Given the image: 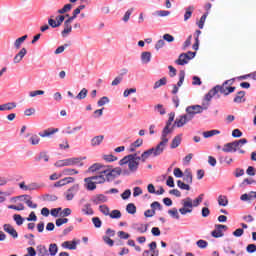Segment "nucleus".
<instances>
[{"instance_id":"obj_45","label":"nucleus","mask_w":256,"mask_h":256,"mask_svg":"<svg viewBox=\"0 0 256 256\" xmlns=\"http://www.w3.org/2000/svg\"><path fill=\"white\" fill-rule=\"evenodd\" d=\"M163 85H167V78L163 77L160 80L156 81L153 89H159V87H163Z\"/></svg>"},{"instance_id":"obj_32","label":"nucleus","mask_w":256,"mask_h":256,"mask_svg":"<svg viewBox=\"0 0 256 256\" xmlns=\"http://www.w3.org/2000/svg\"><path fill=\"white\" fill-rule=\"evenodd\" d=\"M215 95H217V88L213 87L206 95H205V101H207V103H209V101H211V99H213V97H215Z\"/></svg>"},{"instance_id":"obj_22","label":"nucleus","mask_w":256,"mask_h":256,"mask_svg":"<svg viewBox=\"0 0 256 256\" xmlns=\"http://www.w3.org/2000/svg\"><path fill=\"white\" fill-rule=\"evenodd\" d=\"M182 135L175 136L171 142L170 149H177L181 145Z\"/></svg>"},{"instance_id":"obj_40","label":"nucleus","mask_w":256,"mask_h":256,"mask_svg":"<svg viewBox=\"0 0 256 256\" xmlns=\"http://www.w3.org/2000/svg\"><path fill=\"white\" fill-rule=\"evenodd\" d=\"M43 201H48V202H52V201H57L58 197L55 194H44L42 196Z\"/></svg>"},{"instance_id":"obj_62","label":"nucleus","mask_w":256,"mask_h":256,"mask_svg":"<svg viewBox=\"0 0 256 256\" xmlns=\"http://www.w3.org/2000/svg\"><path fill=\"white\" fill-rule=\"evenodd\" d=\"M247 175H250V177H255L256 175V170L255 167L249 166L246 170Z\"/></svg>"},{"instance_id":"obj_51","label":"nucleus","mask_w":256,"mask_h":256,"mask_svg":"<svg viewBox=\"0 0 256 256\" xmlns=\"http://www.w3.org/2000/svg\"><path fill=\"white\" fill-rule=\"evenodd\" d=\"M132 14H133V8L128 9L123 16L122 21H124V23H127L131 18Z\"/></svg>"},{"instance_id":"obj_27","label":"nucleus","mask_w":256,"mask_h":256,"mask_svg":"<svg viewBox=\"0 0 256 256\" xmlns=\"http://www.w3.org/2000/svg\"><path fill=\"white\" fill-rule=\"evenodd\" d=\"M193 11H195V7L193 6H188L187 8H185L184 21H189V19H191Z\"/></svg>"},{"instance_id":"obj_5","label":"nucleus","mask_w":256,"mask_h":256,"mask_svg":"<svg viewBox=\"0 0 256 256\" xmlns=\"http://www.w3.org/2000/svg\"><path fill=\"white\" fill-rule=\"evenodd\" d=\"M107 181H113L116 177H119L123 173L121 167L113 168L112 166H105L103 168V172Z\"/></svg>"},{"instance_id":"obj_54","label":"nucleus","mask_w":256,"mask_h":256,"mask_svg":"<svg viewBox=\"0 0 256 256\" xmlns=\"http://www.w3.org/2000/svg\"><path fill=\"white\" fill-rule=\"evenodd\" d=\"M107 103H109V97L103 96L98 100L97 105L98 107H103V105H107Z\"/></svg>"},{"instance_id":"obj_64","label":"nucleus","mask_w":256,"mask_h":256,"mask_svg":"<svg viewBox=\"0 0 256 256\" xmlns=\"http://www.w3.org/2000/svg\"><path fill=\"white\" fill-rule=\"evenodd\" d=\"M246 251H247V253H255V251H256V245H255V244H249V245L246 247Z\"/></svg>"},{"instance_id":"obj_42","label":"nucleus","mask_w":256,"mask_h":256,"mask_svg":"<svg viewBox=\"0 0 256 256\" xmlns=\"http://www.w3.org/2000/svg\"><path fill=\"white\" fill-rule=\"evenodd\" d=\"M208 15L209 12H206L204 15L201 16L199 22L197 23L199 29H203V27H205V21H207Z\"/></svg>"},{"instance_id":"obj_21","label":"nucleus","mask_w":256,"mask_h":256,"mask_svg":"<svg viewBox=\"0 0 256 256\" xmlns=\"http://www.w3.org/2000/svg\"><path fill=\"white\" fill-rule=\"evenodd\" d=\"M103 139H105V136L98 135L91 139V146L92 147H99L103 143Z\"/></svg>"},{"instance_id":"obj_31","label":"nucleus","mask_w":256,"mask_h":256,"mask_svg":"<svg viewBox=\"0 0 256 256\" xmlns=\"http://www.w3.org/2000/svg\"><path fill=\"white\" fill-rule=\"evenodd\" d=\"M62 247H64L65 249H70L71 251L77 249V243L75 242V240H73L72 242L69 241H65L62 244Z\"/></svg>"},{"instance_id":"obj_25","label":"nucleus","mask_w":256,"mask_h":256,"mask_svg":"<svg viewBox=\"0 0 256 256\" xmlns=\"http://www.w3.org/2000/svg\"><path fill=\"white\" fill-rule=\"evenodd\" d=\"M71 31H73V26L67 22H64V29L61 32L62 37H67Z\"/></svg>"},{"instance_id":"obj_6","label":"nucleus","mask_w":256,"mask_h":256,"mask_svg":"<svg viewBox=\"0 0 256 256\" xmlns=\"http://www.w3.org/2000/svg\"><path fill=\"white\" fill-rule=\"evenodd\" d=\"M188 53H190V56L187 55V53H182L179 55L178 59L175 60L176 65H187V63H189V61H191V59H195V52L192 51H188Z\"/></svg>"},{"instance_id":"obj_29","label":"nucleus","mask_w":256,"mask_h":256,"mask_svg":"<svg viewBox=\"0 0 256 256\" xmlns=\"http://www.w3.org/2000/svg\"><path fill=\"white\" fill-rule=\"evenodd\" d=\"M240 199H241L242 201H245V202L252 201V199H255L254 191H251V192H249V193L242 194V195L240 196Z\"/></svg>"},{"instance_id":"obj_4","label":"nucleus","mask_w":256,"mask_h":256,"mask_svg":"<svg viewBox=\"0 0 256 256\" xmlns=\"http://www.w3.org/2000/svg\"><path fill=\"white\" fill-rule=\"evenodd\" d=\"M173 121H175V112H171L169 114V119L166 122V126L162 130L161 139L163 141H166V143H169V138H167V135H171L175 127V126H171L173 124Z\"/></svg>"},{"instance_id":"obj_50","label":"nucleus","mask_w":256,"mask_h":256,"mask_svg":"<svg viewBox=\"0 0 256 256\" xmlns=\"http://www.w3.org/2000/svg\"><path fill=\"white\" fill-rule=\"evenodd\" d=\"M108 217H110L111 219H121V211L113 210L112 212H110Z\"/></svg>"},{"instance_id":"obj_35","label":"nucleus","mask_w":256,"mask_h":256,"mask_svg":"<svg viewBox=\"0 0 256 256\" xmlns=\"http://www.w3.org/2000/svg\"><path fill=\"white\" fill-rule=\"evenodd\" d=\"M37 251L39 256H49V251L47 250V247L43 245H39L37 247Z\"/></svg>"},{"instance_id":"obj_19","label":"nucleus","mask_w":256,"mask_h":256,"mask_svg":"<svg viewBox=\"0 0 256 256\" xmlns=\"http://www.w3.org/2000/svg\"><path fill=\"white\" fill-rule=\"evenodd\" d=\"M4 231L6 233H8L9 235H11V237H13V239H17V237H19L17 230H15V228H13V226H11V225H4Z\"/></svg>"},{"instance_id":"obj_10","label":"nucleus","mask_w":256,"mask_h":256,"mask_svg":"<svg viewBox=\"0 0 256 256\" xmlns=\"http://www.w3.org/2000/svg\"><path fill=\"white\" fill-rule=\"evenodd\" d=\"M179 81L177 84L173 85L172 95H177L179 93V87L183 86V83L185 81V70H181L178 74Z\"/></svg>"},{"instance_id":"obj_41","label":"nucleus","mask_w":256,"mask_h":256,"mask_svg":"<svg viewBox=\"0 0 256 256\" xmlns=\"http://www.w3.org/2000/svg\"><path fill=\"white\" fill-rule=\"evenodd\" d=\"M48 251H49L51 256H56L57 252L59 251V247L55 243L50 244Z\"/></svg>"},{"instance_id":"obj_57","label":"nucleus","mask_w":256,"mask_h":256,"mask_svg":"<svg viewBox=\"0 0 256 256\" xmlns=\"http://www.w3.org/2000/svg\"><path fill=\"white\" fill-rule=\"evenodd\" d=\"M103 159L104 161H107V163H113V161H117V157L112 154L104 155Z\"/></svg>"},{"instance_id":"obj_33","label":"nucleus","mask_w":256,"mask_h":256,"mask_svg":"<svg viewBox=\"0 0 256 256\" xmlns=\"http://www.w3.org/2000/svg\"><path fill=\"white\" fill-rule=\"evenodd\" d=\"M245 101V91H239L234 97V103H243Z\"/></svg>"},{"instance_id":"obj_36","label":"nucleus","mask_w":256,"mask_h":256,"mask_svg":"<svg viewBox=\"0 0 256 256\" xmlns=\"http://www.w3.org/2000/svg\"><path fill=\"white\" fill-rule=\"evenodd\" d=\"M220 133L221 131L219 130H210V131L203 132V137L205 139H209V137H214V135H219Z\"/></svg>"},{"instance_id":"obj_14","label":"nucleus","mask_w":256,"mask_h":256,"mask_svg":"<svg viewBox=\"0 0 256 256\" xmlns=\"http://www.w3.org/2000/svg\"><path fill=\"white\" fill-rule=\"evenodd\" d=\"M222 151L224 153H237V146L235 144V141L226 143L223 146Z\"/></svg>"},{"instance_id":"obj_61","label":"nucleus","mask_w":256,"mask_h":256,"mask_svg":"<svg viewBox=\"0 0 256 256\" xmlns=\"http://www.w3.org/2000/svg\"><path fill=\"white\" fill-rule=\"evenodd\" d=\"M52 217H60L61 215V208H53L51 211H50Z\"/></svg>"},{"instance_id":"obj_12","label":"nucleus","mask_w":256,"mask_h":256,"mask_svg":"<svg viewBox=\"0 0 256 256\" xmlns=\"http://www.w3.org/2000/svg\"><path fill=\"white\" fill-rule=\"evenodd\" d=\"M186 113H188L191 119H194L195 115H199L200 113H203V108H201V105L188 106L186 108Z\"/></svg>"},{"instance_id":"obj_55","label":"nucleus","mask_w":256,"mask_h":256,"mask_svg":"<svg viewBox=\"0 0 256 256\" xmlns=\"http://www.w3.org/2000/svg\"><path fill=\"white\" fill-rule=\"evenodd\" d=\"M41 159H43L45 163L49 161V155H47V152H41L39 156L36 158V161H41Z\"/></svg>"},{"instance_id":"obj_39","label":"nucleus","mask_w":256,"mask_h":256,"mask_svg":"<svg viewBox=\"0 0 256 256\" xmlns=\"http://www.w3.org/2000/svg\"><path fill=\"white\" fill-rule=\"evenodd\" d=\"M71 9H73V5L66 4V5H64V7L62 9H59L57 11V13H59V15H65V13H69V11H71Z\"/></svg>"},{"instance_id":"obj_16","label":"nucleus","mask_w":256,"mask_h":256,"mask_svg":"<svg viewBox=\"0 0 256 256\" xmlns=\"http://www.w3.org/2000/svg\"><path fill=\"white\" fill-rule=\"evenodd\" d=\"M27 55V48H22L13 58V63L16 65L20 62L23 61V58Z\"/></svg>"},{"instance_id":"obj_44","label":"nucleus","mask_w":256,"mask_h":256,"mask_svg":"<svg viewBox=\"0 0 256 256\" xmlns=\"http://www.w3.org/2000/svg\"><path fill=\"white\" fill-rule=\"evenodd\" d=\"M82 213L84 215H93V208H91V204H85L82 208Z\"/></svg>"},{"instance_id":"obj_63","label":"nucleus","mask_w":256,"mask_h":256,"mask_svg":"<svg viewBox=\"0 0 256 256\" xmlns=\"http://www.w3.org/2000/svg\"><path fill=\"white\" fill-rule=\"evenodd\" d=\"M185 173H183V171H181L179 168H175L174 169V176L177 178V179H181V177H183Z\"/></svg>"},{"instance_id":"obj_30","label":"nucleus","mask_w":256,"mask_h":256,"mask_svg":"<svg viewBox=\"0 0 256 256\" xmlns=\"http://www.w3.org/2000/svg\"><path fill=\"white\" fill-rule=\"evenodd\" d=\"M141 61L142 63H144V65H147V63H151V52H142Z\"/></svg>"},{"instance_id":"obj_11","label":"nucleus","mask_w":256,"mask_h":256,"mask_svg":"<svg viewBox=\"0 0 256 256\" xmlns=\"http://www.w3.org/2000/svg\"><path fill=\"white\" fill-rule=\"evenodd\" d=\"M227 225H216L215 229L211 232V235L215 239H219L225 235V231H227Z\"/></svg>"},{"instance_id":"obj_56","label":"nucleus","mask_w":256,"mask_h":256,"mask_svg":"<svg viewBox=\"0 0 256 256\" xmlns=\"http://www.w3.org/2000/svg\"><path fill=\"white\" fill-rule=\"evenodd\" d=\"M99 211L102 212L103 215L109 216L111 211L107 207V205H100L99 206Z\"/></svg>"},{"instance_id":"obj_47","label":"nucleus","mask_w":256,"mask_h":256,"mask_svg":"<svg viewBox=\"0 0 256 256\" xmlns=\"http://www.w3.org/2000/svg\"><path fill=\"white\" fill-rule=\"evenodd\" d=\"M39 141H41V138H39L37 134H33L29 138V143H31V145H39Z\"/></svg>"},{"instance_id":"obj_9","label":"nucleus","mask_w":256,"mask_h":256,"mask_svg":"<svg viewBox=\"0 0 256 256\" xmlns=\"http://www.w3.org/2000/svg\"><path fill=\"white\" fill-rule=\"evenodd\" d=\"M69 215H71V209L70 208H65L64 210L61 209L60 211V217L56 220V225H65V223H69V219L65 218V217H69Z\"/></svg>"},{"instance_id":"obj_34","label":"nucleus","mask_w":256,"mask_h":256,"mask_svg":"<svg viewBox=\"0 0 256 256\" xmlns=\"http://www.w3.org/2000/svg\"><path fill=\"white\" fill-rule=\"evenodd\" d=\"M218 205H220L221 207H227L229 205V200L227 199V196L220 195L218 197Z\"/></svg>"},{"instance_id":"obj_20","label":"nucleus","mask_w":256,"mask_h":256,"mask_svg":"<svg viewBox=\"0 0 256 256\" xmlns=\"http://www.w3.org/2000/svg\"><path fill=\"white\" fill-rule=\"evenodd\" d=\"M17 107V103L15 102H8L5 104L0 105V111H13Z\"/></svg>"},{"instance_id":"obj_24","label":"nucleus","mask_w":256,"mask_h":256,"mask_svg":"<svg viewBox=\"0 0 256 256\" xmlns=\"http://www.w3.org/2000/svg\"><path fill=\"white\" fill-rule=\"evenodd\" d=\"M82 129H83L82 125L75 126L74 128H71L70 126H68L66 130L63 131V133H65L66 135H73V133H76V131H81Z\"/></svg>"},{"instance_id":"obj_49","label":"nucleus","mask_w":256,"mask_h":256,"mask_svg":"<svg viewBox=\"0 0 256 256\" xmlns=\"http://www.w3.org/2000/svg\"><path fill=\"white\" fill-rule=\"evenodd\" d=\"M168 214L170 215V217H172V219H179V211L177 210V208H172L168 210Z\"/></svg>"},{"instance_id":"obj_52","label":"nucleus","mask_w":256,"mask_h":256,"mask_svg":"<svg viewBox=\"0 0 256 256\" xmlns=\"http://www.w3.org/2000/svg\"><path fill=\"white\" fill-rule=\"evenodd\" d=\"M151 209L153 211H162L163 210V206L161 205V203H159L158 201H155L153 202L151 205H150Z\"/></svg>"},{"instance_id":"obj_28","label":"nucleus","mask_w":256,"mask_h":256,"mask_svg":"<svg viewBox=\"0 0 256 256\" xmlns=\"http://www.w3.org/2000/svg\"><path fill=\"white\" fill-rule=\"evenodd\" d=\"M103 169H105V166L99 163H95L88 168V173H95V171H103Z\"/></svg>"},{"instance_id":"obj_48","label":"nucleus","mask_w":256,"mask_h":256,"mask_svg":"<svg viewBox=\"0 0 256 256\" xmlns=\"http://www.w3.org/2000/svg\"><path fill=\"white\" fill-rule=\"evenodd\" d=\"M79 171L73 169V168H66L62 170V175H77Z\"/></svg>"},{"instance_id":"obj_23","label":"nucleus","mask_w":256,"mask_h":256,"mask_svg":"<svg viewBox=\"0 0 256 256\" xmlns=\"http://www.w3.org/2000/svg\"><path fill=\"white\" fill-rule=\"evenodd\" d=\"M59 129L54 128V129H47L44 132H39L38 135L40 137H51V135H55V133H58Z\"/></svg>"},{"instance_id":"obj_7","label":"nucleus","mask_w":256,"mask_h":256,"mask_svg":"<svg viewBox=\"0 0 256 256\" xmlns=\"http://www.w3.org/2000/svg\"><path fill=\"white\" fill-rule=\"evenodd\" d=\"M77 193H79V184H74L67 191L64 192V197L66 201H73Z\"/></svg>"},{"instance_id":"obj_58","label":"nucleus","mask_w":256,"mask_h":256,"mask_svg":"<svg viewBox=\"0 0 256 256\" xmlns=\"http://www.w3.org/2000/svg\"><path fill=\"white\" fill-rule=\"evenodd\" d=\"M197 247H199V249H207V246L209 245V242L205 241V240H198L196 242Z\"/></svg>"},{"instance_id":"obj_1","label":"nucleus","mask_w":256,"mask_h":256,"mask_svg":"<svg viewBox=\"0 0 256 256\" xmlns=\"http://www.w3.org/2000/svg\"><path fill=\"white\" fill-rule=\"evenodd\" d=\"M139 161H141V157L136 153L123 157L119 161V165H128V170H123V175H131V173H137V170L139 169Z\"/></svg>"},{"instance_id":"obj_59","label":"nucleus","mask_w":256,"mask_h":256,"mask_svg":"<svg viewBox=\"0 0 256 256\" xmlns=\"http://www.w3.org/2000/svg\"><path fill=\"white\" fill-rule=\"evenodd\" d=\"M154 110L157 111V113H160V115H165V113H167V111L163 108V104L156 105Z\"/></svg>"},{"instance_id":"obj_15","label":"nucleus","mask_w":256,"mask_h":256,"mask_svg":"<svg viewBox=\"0 0 256 256\" xmlns=\"http://www.w3.org/2000/svg\"><path fill=\"white\" fill-rule=\"evenodd\" d=\"M96 185H100L101 183H105L107 181V176L103 173V169L99 171V175L91 177Z\"/></svg>"},{"instance_id":"obj_17","label":"nucleus","mask_w":256,"mask_h":256,"mask_svg":"<svg viewBox=\"0 0 256 256\" xmlns=\"http://www.w3.org/2000/svg\"><path fill=\"white\" fill-rule=\"evenodd\" d=\"M182 178H183V181L185 183H187L188 185L193 184V173H191L190 169H186L184 171V174H183Z\"/></svg>"},{"instance_id":"obj_60","label":"nucleus","mask_w":256,"mask_h":256,"mask_svg":"<svg viewBox=\"0 0 256 256\" xmlns=\"http://www.w3.org/2000/svg\"><path fill=\"white\" fill-rule=\"evenodd\" d=\"M163 47H165V40L163 39L158 40L155 44L156 51H159V49H163Z\"/></svg>"},{"instance_id":"obj_53","label":"nucleus","mask_w":256,"mask_h":256,"mask_svg":"<svg viewBox=\"0 0 256 256\" xmlns=\"http://www.w3.org/2000/svg\"><path fill=\"white\" fill-rule=\"evenodd\" d=\"M13 219L16 222L17 225H23V223L25 222V218H22V216L19 215V214H15L13 216Z\"/></svg>"},{"instance_id":"obj_38","label":"nucleus","mask_w":256,"mask_h":256,"mask_svg":"<svg viewBox=\"0 0 256 256\" xmlns=\"http://www.w3.org/2000/svg\"><path fill=\"white\" fill-rule=\"evenodd\" d=\"M177 187H179V189L182 191H191V186H189V184H185V182L181 180L177 181Z\"/></svg>"},{"instance_id":"obj_3","label":"nucleus","mask_w":256,"mask_h":256,"mask_svg":"<svg viewBox=\"0 0 256 256\" xmlns=\"http://www.w3.org/2000/svg\"><path fill=\"white\" fill-rule=\"evenodd\" d=\"M204 194H200L194 201L190 197L182 200V208L179 209L181 215H187V213H193V207H199L203 203Z\"/></svg>"},{"instance_id":"obj_43","label":"nucleus","mask_w":256,"mask_h":256,"mask_svg":"<svg viewBox=\"0 0 256 256\" xmlns=\"http://www.w3.org/2000/svg\"><path fill=\"white\" fill-rule=\"evenodd\" d=\"M126 211H127V213H129L130 215H135V213H137V207L135 206V204L129 203V204L126 206Z\"/></svg>"},{"instance_id":"obj_37","label":"nucleus","mask_w":256,"mask_h":256,"mask_svg":"<svg viewBox=\"0 0 256 256\" xmlns=\"http://www.w3.org/2000/svg\"><path fill=\"white\" fill-rule=\"evenodd\" d=\"M214 89H216V94L218 92L222 93V95H229V92H228V87H225V86H221V85H216L214 87Z\"/></svg>"},{"instance_id":"obj_8","label":"nucleus","mask_w":256,"mask_h":256,"mask_svg":"<svg viewBox=\"0 0 256 256\" xmlns=\"http://www.w3.org/2000/svg\"><path fill=\"white\" fill-rule=\"evenodd\" d=\"M189 121H193V118H191L188 115V113L186 112V114L181 115L178 118H176V120L174 121V127L181 128L184 125H187V123H189Z\"/></svg>"},{"instance_id":"obj_46","label":"nucleus","mask_w":256,"mask_h":256,"mask_svg":"<svg viewBox=\"0 0 256 256\" xmlns=\"http://www.w3.org/2000/svg\"><path fill=\"white\" fill-rule=\"evenodd\" d=\"M87 93H89V90H87V88H83L76 96V99L82 101V99H85L87 97Z\"/></svg>"},{"instance_id":"obj_18","label":"nucleus","mask_w":256,"mask_h":256,"mask_svg":"<svg viewBox=\"0 0 256 256\" xmlns=\"http://www.w3.org/2000/svg\"><path fill=\"white\" fill-rule=\"evenodd\" d=\"M84 182L86 183V189L88 191H95V189H97V184L91 177L85 178Z\"/></svg>"},{"instance_id":"obj_13","label":"nucleus","mask_w":256,"mask_h":256,"mask_svg":"<svg viewBox=\"0 0 256 256\" xmlns=\"http://www.w3.org/2000/svg\"><path fill=\"white\" fill-rule=\"evenodd\" d=\"M94 205H101V203H107L108 198L104 194H97L91 198Z\"/></svg>"},{"instance_id":"obj_26","label":"nucleus","mask_w":256,"mask_h":256,"mask_svg":"<svg viewBox=\"0 0 256 256\" xmlns=\"http://www.w3.org/2000/svg\"><path fill=\"white\" fill-rule=\"evenodd\" d=\"M27 40V35H24L14 41V49H21V46Z\"/></svg>"},{"instance_id":"obj_2","label":"nucleus","mask_w":256,"mask_h":256,"mask_svg":"<svg viewBox=\"0 0 256 256\" xmlns=\"http://www.w3.org/2000/svg\"><path fill=\"white\" fill-rule=\"evenodd\" d=\"M167 140H162L153 148L144 151L140 157V161L145 163L149 157H159L163 155V151L167 148Z\"/></svg>"}]
</instances>
